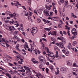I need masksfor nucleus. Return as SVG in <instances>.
I'll return each instance as SVG.
<instances>
[{
	"label": "nucleus",
	"instance_id": "f257e3e1",
	"mask_svg": "<svg viewBox=\"0 0 78 78\" xmlns=\"http://www.w3.org/2000/svg\"><path fill=\"white\" fill-rule=\"evenodd\" d=\"M62 42H60L59 43H56V44L57 46H59V47L60 48H63L64 49H66V48L64 47V44H66V41L65 39H63L61 41Z\"/></svg>",
	"mask_w": 78,
	"mask_h": 78
},
{
	"label": "nucleus",
	"instance_id": "f03ea898",
	"mask_svg": "<svg viewBox=\"0 0 78 78\" xmlns=\"http://www.w3.org/2000/svg\"><path fill=\"white\" fill-rule=\"evenodd\" d=\"M38 59H39L40 63V64H44V62H45V59H44V57L42 56H40L38 57Z\"/></svg>",
	"mask_w": 78,
	"mask_h": 78
},
{
	"label": "nucleus",
	"instance_id": "7ed1b4c3",
	"mask_svg": "<svg viewBox=\"0 0 78 78\" xmlns=\"http://www.w3.org/2000/svg\"><path fill=\"white\" fill-rule=\"evenodd\" d=\"M36 28H37L36 27H33L30 29L31 31V33H32V35H34V34H35L37 32L38 30H36Z\"/></svg>",
	"mask_w": 78,
	"mask_h": 78
},
{
	"label": "nucleus",
	"instance_id": "20e7f679",
	"mask_svg": "<svg viewBox=\"0 0 78 78\" xmlns=\"http://www.w3.org/2000/svg\"><path fill=\"white\" fill-rule=\"evenodd\" d=\"M60 72L62 73H66L67 71V68L66 67H62L60 68Z\"/></svg>",
	"mask_w": 78,
	"mask_h": 78
},
{
	"label": "nucleus",
	"instance_id": "39448f33",
	"mask_svg": "<svg viewBox=\"0 0 78 78\" xmlns=\"http://www.w3.org/2000/svg\"><path fill=\"white\" fill-rule=\"evenodd\" d=\"M44 14L46 16H48L50 14V12L48 10L46 9L44 11Z\"/></svg>",
	"mask_w": 78,
	"mask_h": 78
},
{
	"label": "nucleus",
	"instance_id": "423d86ee",
	"mask_svg": "<svg viewBox=\"0 0 78 78\" xmlns=\"http://www.w3.org/2000/svg\"><path fill=\"white\" fill-rule=\"evenodd\" d=\"M72 34L74 35H77V32H76V30L75 28H73L72 30Z\"/></svg>",
	"mask_w": 78,
	"mask_h": 78
},
{
	"label": "nucleus",
	"instance_id": "0eeeda50",
	"mask_svg": "<svg viewBox=\"0 0 78 78\" xmlns=\"http://www.w3.org/2000/svg\"><path fill=\"white\" fill-rule=\"evenodd\" d=\"M6 27H8L9 28V29H10V31H12V30H14V26H9L8 27L7 26H6Z\"/></svg>",
	"mask_w": 78,
	"mask_h": 78
},
{
	"label": "nucleus",
	"instance_id": "6e6552de",
	"mask_svg": "<svg viewBox=\"0 0 78 78\" xmlns=\"http://www.w3.org/2000/svg\"><path fill=\"white\" fill-rule=\"evenodd\" d=\"M17 60L16 61H18V60H19L20 59V54H18L16 56Z\"/></svg>",
	"mask_w": 78,
	"mask_h": 78
},
{
	"label": "nucleus",
	"instance_id": "1a4fd4ad",
	"mask_svg": "<svg viewBox=\"0 0 78 78\" xmlns=\"http://www.w3.org/2000/svg\"><path fill=\"white\" fill-rule=\"evenodd\" d=\"M14 24L16 25V27H18L19 26V22L16 21L14 22Z\"/></svg>",
	"mask_w": 78,
	"mask_h": 78
},
{
	"label": "nucleus",
	"instance_id": "9d476101",
	"mask_svg": "<svg viewBox=\"0 0 78 78\" xmlns=\"http://www.w3.org/2000/svg\"><path fill=\"white\" fill-rule=\"evenodd\" d=\"M67 63L68 65L71 66V65H72V61L70 60H68L67 61Z\"/></svg>",
	"mask_w": 78,
	"mask_h": 78
},
{
	"label": "nucleus",
	"instance_id": "9b49d317",
	"mask_svg": "<svg viewBox=\"0 0 78 78\" xmlns=\"http://www.w3.org/2000/svg\"><path fill=\"white\" fill-rule=\"evenodd\" d=\"M24 67L25 69L26 70H27V71L29 70V71H30V72H31V71H30V69H31L29 68V67H26L25 66H24Z\"/></svg>",
	"mask_w": 78,
	"mask_h": 78
},
{
	"label": "nucleus",
	"instance_id": "f8f14e48",
	"mask_svg": "<svg viewBox=\"0 0 78 78\" xmlns=\"http://www.w3.org/2000/svg\"><path fill=\"white\" fill-rule=\"evenodd\" d=\"M65 5H66V6H64V7H65V8H67V5H68V1H65Z\"/></svg>",
	"mask_w": 78,
	"mask_h": 78
},
{
	"label": "nucleus",
	"instance_id": "ddd939ff",
	"mask_svg": "<svg viewBox=\"0 0 78 78\" xmlns=\"http://www.w3.org/2000/svg\"><path fill=\"white\" fill-rule=\"evenodd\" d=\"M9 16L10 17H16V13H14L13 14H9Z\"/></svg>",
	"mask_w": 78,
	"mask_h": 78
},
{
	"label": "nucleus",
	"instance_id": "4468645a",
	"mask_svg": "<svg viewBox=\"0 0 78 78\" xmlns=\"http://www.w3.org/2000/svg\"><path fill=\"white\" fill-rule=\"evenodd\" d=\"M52 28L51 27H50L49 28H44V30H46V31H50V30H51Z\"/></svg>",
	"mask_w": 78,
	"mask_h": 78
},
{
	"label": "nucleus",
	"instance_id": "2eb2a0df",
	"mask_svg": "<svg viewBox=\"0 0 78 78\" xmlns=\"http://www.w3.org/2000/svg\"><path fill=\"white\" fill-rule=\"evenodd\" d=\"M65 55L66 56H69V51L68 50H67L65 51Z\"/></svg>",
	"mask_w": 78,
	"mask_h": 78
},
{
	"label": "nucleus",
	"instance_id": "dca6fc26",
	"mask_svg": "<svg viewBox=\"0 0 78 78\" xmlns=\"http://www.w3.org/2000/svg\"><path fill=\"white\" fill-rule=\"evenodd\" d=\"M51 35H55V36H56V32L55 31H52V33L51 34Z\"/></svg>",
	"mask_w": 78,
	"mask_h": 78
},
{
	"label": "nucleus",
	"instance_id": "f3484780",
	"mask_svg": "<svg viewBox=\"0 0 78 78\" xmlns=\"http://www.w3.org/2000/svg\"><path fill=\"white\" fill-rule=\"evenodd\" d=\"M56 54L55 55V58H58L59 57V55H58V51L56 52Z\"/></svg>",
	"mask_w": 78,
	"mask_h": 78
},
{
	"label": "nucleus",
	"instance_id": "a211bd4d",
	"mask_svg": "<svg viewBox=\"0 0 78 78\" xmlns=\"http://www.w3.org/2000/svg\"><path fill=\"white\" fill-rule=\"evenodd\" d=\"M37 51L38 53H39V50H37V49H35L34 50V53H36V55H37Z\"/></svg>",
	"mask_w": 78,
	"mask_h": 78
},
{
	"label": "nucleus",
	"instance_id": "6ab92c4d",
	"mask_svg": "<svg viewBox=\"0 0 78 78\" xmlns=\"http://www.w3.org/2000/svg\"><path fill=\"white\" fill-rule=\"evenodd\" d=\"M68 47L69 49H70L71 48V47H72V45L71 44V43H69L68 46Z\"/></svg>",
	"mask_w": 78,
	"mask_h": 78
},
{
	"label": "nucleus",
	"instance_id": "aec40b11",
	"mask_svg": "<svg viewBox=\"0 0 78 78\" xmlns=\"http://www.w3.org/2000/svg\"><path fill=\"white\" fill-rule=\"evenodd\" d=\"M6 76H8L9 78H12V77H11V75L9 74V73H7V74H6Z\"/></svg>",
	"mask_w": 78,
	"mask_h": 78
},
{
	"label": "nucleus",
	"instance_id": "412c9836",
	"mask_svg": "<svg viewBox=\"0 0 78 78\" xmlns=\"http://www.w3.org/2000/svg\"><path fill=\"white\" fill-rule=\"evenodd\" d=\"M53 11H55V12H58V10H56V7H54L53 8Z\"/></svg>",
	"mask_w": 78,
	"mask_h": 78
},
{
	"label": "nucleus",
	"instance_id": "4be33fe9",
	"mask_svg": "<svg viewBox=\"0 0 78 78\" xmlns=\"http://www.w3.org/2000/svg\"><path fill=\"white\" fill-rule=\"evenodd\" d=\"M49 68H50V69H51V70H52V71H53V72H54V71H55V69L53 66H49Z\"/></svg>",
	"mask_w": 78,
	"mask_h": 78
},
{
	"label": "nucleus",
	"instance_id": "5701e85b",
	"mask_svg": "<svg viewBox=\"0 0 78 78\" xmlns=\"http://www.w3.org/2000/svg\"><path fill=\"white\" fill-rule=\"evenodd\" d=\"M53 18H54V20H58V19H59V17H54Z\"/></svg>",
	"mask_w": 78,
	"mask_h": 78
},
{
	"label": "nucleus",
	"instance_id": "b1692460",
	"mask_svg": "<svg viewBox=\"0 0 78 78\" xmlns=\"http://www.w3.org/2000/svg\"><path fill=\"white\" fill-rule=\"evenodd\" d=\"M53 12H50V15H49V17H51V16H53Z\"/></svg>",
	"mask_w": 78,
	"mask_h": 78
},
{
	"label": "nucleus",
	"instance_id": "393cba45",
	"mask_svg": "<svg viewBox=\"0 0 78 78\" xmlns=\"http://www.w3.org/2000/svg\"><path fill=\"white\" fill-rule=\"evenodd\" d=\"M47 52L48 53H49V54H51H51H52V53L50 51H49L48 49H47Z\"/></svg>",
	"mask_w": 78,
	"mask_h": 78
},
{
	"label": "nucleus",
	"instance_id": "a878e982",
	"mask_svg": "<svg viewBox=\"0 0 78 78\" xmlns=\"http://www.w3.org/2000/svg\"><path fill=\"white\" fill-rule=\"evenodd\" d=\"M46 9H48V10H50V9H51V8L49 7L48 5L46 6Z\"/></svg>",
	"mask_w": 78,
	"mask_h": 78
},
{
	"label": "nucleus",
	"instance_id": "bb28decb",
	"mask_svg": "<svg viewBox=\"0 0 78 78\" xmlns=\"http://www.w3.org/2000/svg\"><path fill=\"white\" fill-rule=\"evenodd\" d=\"M26 74L27 75H28L29 76L31 75V73H30V72H29V71L26 72Z\"/></svg>",
	"mask_w": 78,
	"mask_h": 78
},
{
	"label": "nucleus",
	"instance_id": "cd10ccee",
	"mask_svg": "<svg viewBox=\"0 0 78 78\" xmlns=\"http://www.w3.org/2000/svg\"><path fill=\"white\" fill-rule=\"evenodd\" d=\"M14 34L15 35H17L19 34V32L18 31H15L14 32Z\"/></svg>",
	"mask_w": 78,
	"mask_h": 78
},
{
	"label": "nucleus",
	"instance_id": "c85d7f7f",
	"mask_svg": "<svg viewBox=\"0 0 78 78\" xmlns=\"http://www.w3.org/2000/svg\"><path fill=\"white\" fill-rule=\"evenodd\" d=\"M28 20H30V21H32V19H31V17L30 16H28Z\"/></svg>",
	"mask_w": 78,
	"mask_h": 78
},
{
	"label": "nucleus",
	"instance_id": "c756f323",
	"mask_svg": "<svg viewBox=\"0 0 78 78\" xmlns=\"http://www.w3.org/2000/svg\"><path fill=\"white\" fill-rule=\"evenodd\" d=\"M9 73H11V74H14V72L12 70H10V71H9Z\"/></svg>",
	"mask_w": 78,
	"mask_h": 78
},
{
	"label": "nucleus",
	"instance_id": "7c9ffc66",
	"mask_svg": "<svg viewBox=\"0 0 78 78\" xmlns=\"http://www.w3.org/2000/svg\"><path fill=\"white\" fill-rule=\"evenodd\" d=\"M58 27L59 28H62V24H60L58 25Z\"/></svg>",
	"mask_w": 78,
	"mask_h": 78
},
{
	"label": "nucleus",
	"instance_id": "2f4dec72",
	"mask_svg": "<svg viewBox=\"0 0 78 78\" xmlns=\"http://www.w3.org/2000/svg\"><path fill=\"white\" fill-rule=\"evenodd\" d=\"M67 33L69 36V37H70V31L69 30H68L67 32Z\"/></svg>",
	"mask_w": 78,
	"mask_h": 78
},
{
	"label": "nucleus",
	"instance_id": "473e14b6",
	"mask_svg": "<svg viewBox=\"0 0 78 78\" xmlns=\"http://www.w3.org/2000/svg\"><path fill=\"white\" fill-rule=\"evenodd\" d=\"M76 35H74L72 37V39H73H73H74V38H75V37H76Z\"/></svg>",
	"mask_w": 78,
	"mask_h": 78
},
{
	"label": "nucleus",
	"instance_id": "72a5a7b5",
	"mask_svg": "<svg viewBox=\"0 0 78 78\" xmlns=\"http://www.w3.org/2000/svg\"><path fill=\"white\" fill-rule=\"evenodd\" d=\"M51 54H48L47 55L48 56V58H50V57H53V56L51 55Z\"/></svg>",
	"mask_w": 78,
	"mask_h": 78
},
{
	"label": "nucleus",
	"instance_id": "f704fd0d",
	"mask_svg": "<svg viewBox=\"0 0 78 78\" xmlns=\"http://www.w3.org/2000/svg\"><path fill=\"white\" fill-rule=\"evenodd\" d=\"M48 71H49V69H48V68H46V73H48Z\"/></svg>",
	"mask_w": 78,
	"mask_h": 78
},
{
	"label": "nucleus",
	"instance_id": "c9c22d12",
	"mask_svg": "<svg viewBox=\"0 0 78 78\" xmlns=\"http://www.w3.org/2000/svg\"><path fill=\"white\" fill-rule=\"evenodd\" d=\"M18 67L20 69H23V66H21L20 65Z\"/></svg>",
	"mask_w": 78,
	"mask_h": 78
},
{
	"label": "nucleus",
	"instance_id": "e433bc0d",
	"mask_svg": "<svg viewBox=\"0 0 78 78\" xmlns=\"http://www.w3.org/2000/svg\"><path fill=\"white\" fill-rule=\"evenodd\" d=\"M25 15L26 16H28V15H29V13L28 12H26V13L25 14Z\"/></svg>",
	"mask_w": 78,
	"mask_h": 78
},
{
	"label": "nucleus",
	"instance_id": "4c0bfd02",
	"mask_svg": "<svg viewBox=\"0 0 78 78\" xmlns=\"http://www.w3.org/2000/svg\"><path fill=\"white\" fill-rule=\"evenodd\" d=\"M59 22L60 23H61V24H64V22H63V21H62L61 20H60Z\"/></svg>",
	"mask_w": 78,
	"mask_h": 78
},
{
	"label": "nucleus",
	"instance_id": "58836bf2",
	"mask_svg": "<svg viewBox=\"0 0 78 78\" xmlns=\"http://www.w3.org/2000/svg\"><path fill=\"white\" fill-rule=\"evenodd\" d=\"M13 38L14 39H17L18 37L17 36H15Z\"/></svg>",
	"mask_w": 78,
	"mask_h": 78
},
{
	"label": "nucleus",
	"instance_id": "ea45409f",
	"mask_svg": "<svg viewBox=\"0 0 78 78\" xmlns=\"http://www.w3.org/2000/svg\"><path fill=\"white\" fill-rule=\"evenodd\" d=\"M42 64H41L39 66V68H40L41 69H42Z\"/></svg>",
	"mask_w": 78,
	"mask_h": 78
},
{
	"label": "nucleus",
	"instance_id": "a19ab883",
	"mask_svg": "<svg viewBox=\"0 0 78 78\" xmlns=\"http://www.w3.org/2000/svg\"><path fill=\"white\" fill-rule=\"evenodd\" d=\"M60 2L61 3H64V0H60Z\"/></svg>",
	"mask_w": 78,
	"mask_h": 78
},
{
	"label": "nucleus",
	"instance_id": "79ce46f5",
	"mask_svg": "<svg viewBox=\"0 0 78 78\" xmlns=\"http://www.w3.org/2000/svg\"><path fill=\"white\" fill-rule=\"evenodd\" d=\"M37 22L38 23H40V22H41V20L39 19H38L37 20Z\"/></svg>",
	"mask_w": 78,
	"mask_h": 78
},
{
	"label": "nucleus",
	"instance_id": "37998d69",
	"mask_svg": "<svg viewBox=\"0 0 78 78\" xmlns=\"http://www.w3.org/2000/svg\"><path fill=\"white\" fill-rule=\"evenodd\" d=\"M10 23H12V24H13V23H14V20H12V21H10Z\"/></svg>",
	"mask_w": 78,
	"mask_h": 78
},
{
	"label": "nucleus",
	"instance_id": "c03bdc74",
	"mask_svg": "<svg viewBox=\"0 0 78 78\" xmlns=\"http://www.w3.org/2000/svg\"><path fill=\"white\" fill-rule=\"evenodd\" d=\"M11 12L10 11H7V12H5V13L7 14H9V13H10Z\"/></svg>",
	"mask_w": 78,
	"mask_h": 78
},
{
	"label": "nucleus",
	"instance_id": "a18cd8bd",
	"mask_svg": "<svg viewBox=\"0 0 78 78\" xmlns=\"http://www.w3.org/2000/svg\"><path fill=\"white\" fill-rule=\"evenodd\" d=\"M28 45V44L27 42H25V45L24 46V48H25V46Z\"/></svg>",
	"mask_w": 78,
	"mask_h": 78
},
{
	"label": "nucleus",
	"instance_id": "49530a36",
	"mask_svg": "<svg viewBox=\"0 0 78 78\" xmlns=\"http://www.w3.org/2000/svg\"><path fill=\"white\" fill-rule=\"evenodd\" d=\"M9 66H11V67H12L13 66V64L11 63H9Z\"/></svg>",
	"mask_w": 78,
	"mask_h": 78
},
{
	"label": "nucleus",
	"instance_id": "de8ad7c7",
	"mask_svg": "<svg viewBox=\"0 0 78 78\" xmlns=\"http://www.w3.org/2000/svg\"><path fill=\"white\" fill-rule=\"evenodd\" d=\"M34 13L36 14L37 15H38V14H37V11H36V10H34Z\"/></svg>",
	"mask_w": 78,
	"mask_h": 78
},
{
	"label": "nucleus",
	"instance_id": "09e8293b",
	"mask_svg": "<svg viewBox=\"0 0 78 78\" xmlns=\"http://www.w3.org/2000/svg\"><path fill=\"white\" fill-rule=\"evenodd\" d=\"M73 66L74 67H76V63H74L73 64Z\"/></svg>",
	"mask_w": 78,
	"mask_h": 78
},
{
	"label": "nucleus",
	"instance_id": "8fccbe9b",
	"mask_svg": "<svg viewBox=\"0 0 78 78\" xmlns=\"http://www.w3.org/2000/svg\"><path fill=\"white\" fill-rule=\"evenodd\" d=\"M13 52L14 53H16V54H17V55H18V54H19V53L18 52L16 51H14Z\"/></svg>",
	"mask_w": 78,
	"mask_h": 78
},
{
	"label": "nucleus",
	"instance_id": "3c124183",
	"mask_svg": "<svg viewBox=\"0 0 78 78\" xmlns=\"http://www.w3.org/2000/svg\"><path fill=\"white\" fill-rule=\"evenodd\" d=\"M15 16L17 17H19V15L18 14H16L15 13Z\"/></svg>",
	"mask_w": 78,
	"mask_h": 78
},
{
	"label": "nucleus",
	"instance_id": "603ef678",
	"mask_svg": "<svg viewBox=\"0 0 78 78\" xmlns=\"http://www.w3.org/2000/svg\"><path fill=\"white\" fill-rule=\"evenodd\" d=\"M63 33L64 34H65V35L67 34V33H66V31H63Z\"/></svg>",
	"mask_w": 78,
	"mask_h": 78
},
{
	"label": "nucleus",
	"instance_id": "864d4df0",
	"mask_svg": "<svg viewBox=\"0 0 78 78\" xmlns=\"http://www.w3.org/2000/svg\"><path fill=\"white\" fill-rule=\"evenodd\" d=\"M60 33L62 35V36H63V34H62V31H60Z\"/></svg>",
	"mask_w": 78,
	"mask_h": 78
},
{
	"label": "nucleus",
	"instance_id": "5fc2aeb1",
	"mask_svg": "<svg viewBox=\"0 0 78 78\" xmlns=\"http://www.w3.org/2000/svg\"><path fill=\"white\" fill-rule=\"evenodd\" d=\"M31 1L30 0H28V3H29V4H31Z\"/></svg>",
	"mask_w": 78,
	"mask_h": 78
},
{
	"label": "nucleus",
	"instance_id": "6e6d98bb",
	"mask_svg": "<svg viewBox=\"0 0 78 78\" xmlns=\"http://www.w3.org/2000/svg\"><path fill=\"white\" fill-rule=\"evenodd\" d=\"M68 78H71V75H68Z\"/></svg>",
	"mask_w": 78,
	"mask_h": 78
},
{
	"label": "nucleus",
	"instance_id": "4d7b16f0",
	"mask_svg": "<svg viewBox=\"0 0 78 78\" xmlns=\"http://www.w3.org/2000/svg\"><path fill=\"white\" fill-rule=\"evenodd\" d=\"M42 40L44 41H45V42H47V39L45 38H43Z\"/></svg>",
	"mask_w": 78,
	"mask_h": 78
},
{
	"label": "nucleus",
	"instance_id": "13d9d810",
	"mask_svg": "<svg viewBox=\"0 0 78 78\" xmlns=\"http://www.w3.org/2000/svg\"><path fill=\"white\" fill-rule=\"evenodd\" d=\"M18 63H19V64H22V62L20 61H18Z\"/></svg>",
	"mask_w": 78,
	"mask_h": 78
},
{
	"label": "nucleus",
	"instance_id": "bf43d9fd",
	"mask_svg": "<svg viewBox=\"0 0 78 78\" xmlns=\"http://www.w3.org/2000/svg\"><path fill=\"white\" fill-rule=\"evenodd\" d=\"M51 32L50 31L49 33L48 34V35H50V34H51Z\"/></svg>",
	"mask_w": 78,
	"mask_h": 78
},
{
	"label": "nucleus",
	"instance_id": "052dcab7",
	"mask_svg": "<svg viewBox=\"0 0 78 78\" xmlns=\"http://www.w3.org/2000/svg\"><path fill=\"white\" fill-rule=\"evenodd\" d=\"M20 61H21L22 62H23V59L21 58L20 59Z\"/></svg>",
	"mask_w": 78,
	"mask_h": 78
},
{
	"label": "nucleus",
	"instance_id": "680f3d73",
	"mask_svg": "<svg viewBox=\"0 0 78 78\" xmlns=\"http://www.w3.org/2000/svg\"><path fill=\"white\" fill-rule=\"evenodd\" d=\"M57 39H59V40H61V41H62V39H61V37H58L57 38Z\"/></svg>",
	"mask_w": 78,
	"mask_h": 78
},
{
	"label": "nucleus",
	"instance_id": "e2e57ef3",
	"mask_svg": "<svg viewBox=\"0 0 78 78\" xmlns=\"http://www.w3.org/2000/svg\"><path fill=\"white\" fill-rule=\"evenodd\" d=\"M6 46L7 47H9V45L7 43L6 44Z\"/></svg>",
	"mask_w": 78,
	"mask_h": 78
},
{
	"label": "nucleus",
	"instance_id": "0e129e2a",
	"mask_svg": "<svg viewBox=\"0 0 78 78\" xmlns=\"http://www.w3.org/2000/svg\"><path fill=\"white\" fill-rule=\"evenodd\" d=\"M22 41L23 42V43H24V42H25V40H24V39H23V38L22 39Z\"/></svg>",
	"mask_w": 78,
	"mask_h": 78
},
{
	"label": "nucleus",
	"instance_id": "69168bd1",
	"mask_svg": "<svg viewBox=\"0 0 78 78\" xmlns=\"http://www.w3.org/2000/svg\"><path fill=\"white\" fill-rule=\"evenodd\" d=\"M21 74L22 75H23V76H25V73H21Z\"/></svg>",
	"mask_w": 78,
	"mask_h": 78
},
{
	"label": "nucleus",
	"instance_id": "338daca9",
	"mask_svg": "<svg viewBox=\"0 0 78 78\" xmlns=\"http://www.w3.org/2000/svg\"><path fill=\"white\" fill-rule=\"evenodd\" d=\"M16 47L18 48L19 47V44H17L16 45Z\"/></svg>",
	"mask_w": 78,
	"mask_h": 78
},
{
	"label": "nucleus",
	"instance_id": "774afa93",
	"mask_svg": "<svg viewBox=\"0 0 78 78\" xmlns=\"http://www.w3.org/2000/svg\"><path fill=\"white\" fill-rule=\"evenodd\" d=\"M61 76V75H59V78H64V77H62V76Z\"/></svg>",
	"mask_w": 78,
	"mask_h": 78
}]
</instances>
